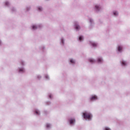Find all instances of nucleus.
<instances>
[{"mask_svg":"<svg viewBox=\"0 0 130 130\" xmlns=\"http://www.w3.org/2000/svg\"><path fill=\"white\" fill-rule=\"evenodd\" d=\"M83 116L84 118L86 120L88 119V120H91V119H92V114L88 112L83 113Z\"/></svg>","mask_w":130,"mask_h":130,"instance_id":"obj_1","label":"nucleus"},{"mask_svg":"<svg viewBox=\"0 0 130 130\" xmlns=\"http://www.w3.org/2000/svg\"><path fill=\"white\" fill-rule=\"evenodd\" d=\"M42 27V25L39 24V25H32V30H36V29H39Z\"/></svg>","mask_w":130,"mask_h":130,"instance_id":"obj_2","label":"nucleus"},{"mask_svg":"<svg viewBox=\"0 0 130 130\" xmlns=\"http://www.w3.org/2000/svg\"><path fill=\"white\" fill-rule=\"evenodd\" d=\"M74 27L77 31L80 30V25H78L77 22H74Z\"/></svg>","mask_w":130,"mask_h":130,"instance_id":"obj_3","label":"nucleus"},{"mask_svg":"<svg viewBox=\"0 0 130 130\" xmlns=\"http://www.w3.org/2000/svg\"><path fill=\"white\" fill-rule=\"evenodd\" d=\"M89 44L93 47H97V46H98V44H97V43H95V42H93L90 41Z\"/></svg>","mask_w":130,"mask_h":130,"instance_id":"obj_4","label":"nucleus"},{"mask_svg":"<svg viewBox=\"0 0 130 130\" xmlns=\"http://www.w3.org/2000/svg\"><path fill=\"white\" fill-rule=\"evenodd\" d=\"M69 122L70 125H74V124H75V122H76V120L75 119H70L69 120Z\"/></svg>","mask_w":130,"mask_h":130,"instance_id":"obj_5","label":"nucleus"},{"mask_svg":"<svg viewBox=\"0 0 130 130\" xmlns=\"http://www.w3.org/2000/svg\"><path fill=\"white\" fill-rule=\"evenodd\" d=\"M94 10L96 12H99V11H100V10H101V7H100L98 5H96L95 6Z\"/></svg>","mask_w":130,"mask_h":130,"instance_id":"obj_6","label":"nucleus"},{"mask_svg":"<svg viewBox=\"0 0 130 130\" xmlns=\"http://www.w3.org/2000/svg\"><path fill=\"white\" fill-rule=\"evenodd\" d=\"M98 98H97V96L96 95H93L92 97L90 98V101H94L95 100H97Z\"/></svg>","mask_w":130,"mask_h":130,"instance_id":"obj_7","label":"nucleus"},{"mask_svg":"<svg viewBox=\"0 0 130 130\" xmlns=\"http://www.w3.org/2000/svg\"><path fill=\"white\" fill-rule=\"evenodd\" d=\"M122 66V67H125V66L127 65V62H126V61H124V60H122L120 61Z\"/></svg>","mask_w":130,"mask_h":130,"instance_id":"obj_8","label":"nucleus"},{"mask_svg":"<svg viewBox=\"0 0 130 130\" xmlns=\"http://www.w3.org/2000/svg\"><path fill=\"white\" fill-rule=\"evenodd\" d=\"M98 63H102L103 62V59L101 57H99L98 58Z\"/></svg>","mask_w":130,"mask_h":130,"instance_id":"obj_9","label":"nucleus"},{"mask_svg":"<svg viewBox=\"0 0 130 130\" xmlns=\"http://www.w3.org/2000/svg\"><path fill=\"white\" fill-rule=\"evenodd\" d=\"M19 73H20V74H23V73H25V69H24V68H19Z\"/></svg>","mask_w":130,"mask_h":130,"instance_id":"obj_10","label":"nucleus"},{"mask_svg":"<svg viewBox=\"0 0 130 130\" xmlns=\"http://www.w3.org/2000/svg\"><path fill=\"white\" fill-rule=\"evenodd\" d=\"M89 61L91 63H95V62H96V60H95L94 59H89Z\"/></svg>","mask_w":130,"mask_h":130,"instance_id":"obj_11","label":"nucleus"},{"mask_svg":"<svg viewBox=\"0 0 130 130\" xmlns=\"http://www.w3.org/2000/svg\"><path fill=\"white\" fill-rule=\"evenodd\" d=\"M35 113V114L36 115H40V112L38 110H36L35 111V113Z\"/></svg>","mask_w":130,"mask_h":130,"instance_id":"obj_12","label":"nucleus"},{"mask_svg":"<svg viewBox=\"0 0 130 130\" xmlns=\"http://www.w3.org/2000/svg\"><path fill=\"white\" fill-rule=\"evenodd\" d=\"M121 50H122V46H118V51H119V52H121Z\"/></svg>","mask_w":130,"mask_h":130,"instance_id":"obj_13","label":"nucleus"},{"mask_svg":"<svg viewBox=\"0 0 130 130\" xmlns=\"http://www.w3.org/2000/svg\"><path fill=\"white\" fill-rule=\"evenodd\" d=\"M61 43L62 45H64V40L62 38L61 39Z\"/></svg>","mask_w":130,"mask_h":130,"instance_id":"obj_14","label":"nucleus"},{"mask_svg":"<svg viewBox=\"0 0 130 130\" xmlns=\"http://www.w3.org/2000/svg\"><path fill=\"white\" fill-rule=\"evenodd\" d=\"M70 62L71 63H73V64L75 63L76 61H75V60L73 59H70Z\"/></svg>","mask_w":130,"mask_h":130,"instance_id":"obj_15","label":"nucleus"},{"mask_svg":"<svg viewBox=\"0 0 130 130\" xmlns=\"http://www.w3.org/2000/svg\"><path fill=\"white\" fill-rule=\"evenodd\" d=\"M46 127L47 128H50L51 127V124L47 123L46 124Z\"/></svg>","mask_w":130,"mask_h":130,"instance_id":"obj_16","label":"nucleus"},{"mask_svg":"<svg viewBox=\"0 0 130 130\" xmlns=\"http://www.w3.org/2000/svg\"><path fill=\"white\" fill-rule=\"evenodd\" d=\"M83 39H84V38L83 37V36H80L79 38V41H82Z\"/></svg>","mask_w":130,"mask_h":130,"instance_id":"obj_17","label":"nucleus"},{"mask_svg":"<svg viewBox=\"0 0 130 130\" xmlns=\"http://www.w3.org/2000/svg\"><path fill=\"white\" fill-rule=\"evenodd\" d=\"M113 14L115 16H117V15H118V13L117 12V11H114L113 12Z\"/></svg>","mask_w":130,"mask_h":130,"instance_id":"obj_18","label":"nucleus"},{"mask_svg":"<svg viewBox=\"0 0 130 130\" xmlns=\"http://www.w3.org/2000/svg\"><path fill=\"white\" fill-rule=\"evenodd\" d=\"M39 12H41L42 11V8L41 7H38Z\"/></svg>","mask_w":130,"mask_h":130,"instance_id":"obj_19","label":"nucleus"},{"mask_svg":"<svg viewBox=\"0 0 130 130\" xmlns=\"http://www.w3.org/2000/svg\"><path fill=\"white\" fill-rule=\"evenodd\" d=\"M10 5V3L8 2H6L5 3V6H6V7H9V5Z\"/></svg>","mask_w":130,"mask_h":130,"instance_id":"obj_20","label":"nucleus"},{"mask_svg":"<svg viewBox=\"0 0 130 130\" xmlns=\"http://www.w3.org/2000/svg\"><path fill=\"white\" fill-rule=\"evenodd\" d=\"M45 79H46V80H48L49 79V76H48V75H46L45 76Z\"/></svg>","mask_w":130,"mask_h":130,"instance_id":"obj_21","label":"nucleus"},{"mask_svg":"<svg viewBox=\"0 0 130 130\" xmlns=\"http://www.w3.org/2000/svg\"><path fill=\"white\" fill-rule=\"evenodd\" d=\"M89 22H90L91 25H92V23H93V19L90 18V19H89Z\"/></svg>","mask_w":130,"mask_h":130,"instance_id":"obj_22","label":"nucleus"},{"mask_svg":"<svg viewBox=\"0 0 130 130\" xmlns=\"http://www.w3.org/2000/svg\"><path fill=\"white\" fill-rule=\"evenodd\" d=\"M49 97L50 99H52V94H49Z\"/></svg>","mask_w":130,"mask_h":130,"instance_id":"obj_23","label":"nucleus"},{"mask_svg":"<svg viewBox=\"0 0 130 130\" xmlns=\"http://www.w3.org/2000/svg\"><path fill=\"white\" fill-rule=\"evenodd\" d=\"M104 130H111V129H110V128H109L107 127H106Z\"/></svg>","mask_w":130,"mask_h":130,"instance_id":"obj_24","label":"nucleus"},{"mask_svg":"<svg viewBox=\"0 0 130 130\" xmlns=\"http://www.w3.org/2000/svg\"><path fill=\"white\" fill-rule=\"evenodd\" d=\"M21 63L22 66H24V61H21Z\"/></svg>","mask_w":130,"mask_h":130,"instance_id":"obj_25","label":"nucleus"},{"mask_svg":"<svg viewBox=\"0 0 130 130\" xmlns=\"http://www.w3.org/2000/svg\"><path fill=\"white\" fill-rule=\"evenodd\" d=\"M41 78V76L40 75L38 76V79H40Z\"/></svg>","mask_w":130,"mask_h":130,"instance_id":"obj_26","label":"nucleus"},{"mask_svg":"<svg viewBox=\"0 0 130 130\" xmlns=\"http://www.w3.org/2000/svg\"><path fill=\"white\" fill-rule=\"evenodd\" d=\"M12 12H14V11H15V8H13V9H12Z\"/></svg>","mask_w":130,"mask_h":130,"instance_id":"obj_27","label":"nucleus"},{"mask_svg":"<svg viewBox=\"0 0 130 130\" xmlns=\"http://www.w3.org/2000/svg\"><path fill=\"white\" fill-rule=\"evenodd\" d=\"M0 45H2V41L0 40Z\"/></svg>","mask_w":130,"mask_h":130,"instance_id":"obj_28","label":"nucleus"},{"mask_svg":"<svg viewBox=\"0 0 130 130\" xmlns=\"http://www.w3.org/2000/svg\"><path fill=\"white\" fill-rule=\"evenodd\" d=\"M26 9H27V11H29V9H28V8H27Z\"/></svg>","mask_w":130,"mask_h":130,"instance_id":"obj_29","label":"nucleus"}]
</instances>
